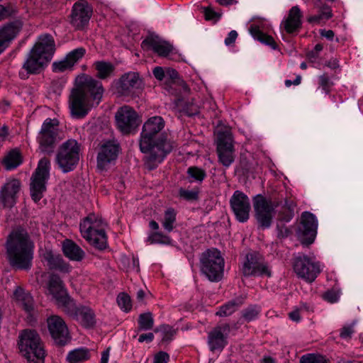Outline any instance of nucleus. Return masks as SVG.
Here are the masks:
<instances>
[{"label":"nucleus","instance_id":"obj_50","mask_svg":"<svg viewBox=\"0 0 363 363\" xmlns=\"http://www.w3.org/2000/svg\"><path fill=\"white\" fill-rule=\"evenodd\" d=\"M355 325V321L350 325H344L340 333V336L342 339H349L352 337V334L354 333V327Z\"/></svg>","mask_w":363,"mask_h":363},{"label":"nucleus","instance_id":"obj_21","mask_svg":"<svg viewBox=\"0 0 363 363\" xmlns=\"http://www.w3.org/2000/svg\"><path fill=\"white\" fill-rule=\"evenodd\" d=\"M49 332L55 344L65 345L70 340L68 328L65 321L57 315H52L48 319Z\"/></svg>","mask_w":363,"mask_h":363},{"label":"nucleus","instance_id":"obj_60","mask_svg":"<svg viewBox=\"0 0 363 363\" xmlns=\"http://www.w3.org/2000/svg\"><path fill=\"white\" fill-rule=\"evenodd\" d=\"M154 339V335L152 333H144L140 335L138 341L140 342H151Z\"/></svg>","mask_w":363,"mask_h":363},{"label":"nucleus","instance_id":"obj_22","mask_svg":"<svg viewBox=\"0 0 363 363\" xmlns=\"http://www.w3.org/2000/svg\"><path fill=\"white\" fill-rule=\"evenodd\" d=\"M120 150L119 143L116 140H107L100 146L97 155V167L103 170L114 162Z\"/></svg>","mask_w":363,"mask_h":363},{"label":"nucleus","instance_id":"obj_46","mask_svg":"<svg viewBox=\"0 0 363 363\" xmlns=\"http://www.w3.org/2000/svg\"><path fill=\"white\" fill-rule=\"evenodd\" d=\"M52 71L55 72H63L72 68L71 63L66 57L60 61H55L52 65Z\"/></svg>","mask_w":363,"mask_h":363},{"label":"nucleus","instance_id":"obj_2","mask_svg":"<svg viewBox=\"0 0 363 363\" xmlns=\"http://www.w3.org/2000/svg\"><path fill=\"white\" fill-rule=\"evenodd\" d=\"M104 87L99 80L82 74L74 82L69 96L68 104L72 117H85L94 105H98L104 94Z\"/></svg>","mask_w":363,"mask_h":363},{"label":"nucleus","instance_id":"obj_40","mask_svg":"<svg viewBox=\"0 0 363 363\" xmlns=\"http://www.w3.org/2000/svg\"><path fill=\"white\" fill-rule=\"evenodd\" d=\"M147 242H149L150 244H172L171 238L169 236L160 232L151 233L147 238Z\"/></svg>","mask_w":363,"mask_h":363},{"label":"nucleus","instance_id":"obj_7","mask_svg":"<svg viewBox=\"0 0 363 363\" xmlns=\"http://www.w3.org/2000/svg\"><path fill=\"white\" fill-rule=\"evenodd\" d=\"M82 155V145L74 139H69L58 148L55 161L63 173L73 171Z\"/></svg>","mask_w":363,"mask_h":363},{"label":"nucleus","instance_id":"obj_63","mask_svg":"<svg viewBox=\"0 0 363 363\" xmlns=\"http://www.w3.org/2000/svg\"><path fill=\"white\" fill-rule=\"evenodd\" d=\"M301 77L300 75L296 76V79L294 81H291L290 79H286L284 82L285 86L286 87H289L291 85H298L301 83Z\"/></svg>","mask_w":363,"mask_h":363},{"label":"nucleus","instance_id":"obj_55","mask_svg":"<svg viewBox=\"0 0 363 363\" xmlns=\"http://www.w3.org/2000/svg\"><path fill=\"white\" fill-rule=\"evenodd\" d=\"M339 297L338 293L335 291H328L323 295L324 299L332 303L337 302Z\"/></svg>","mask_w":363,"mask_h":363},{"label":"nucleus","instance_id":"obj_58","mask_svg":"<svg viewBox=\"0 0 363 363\" xmlns=\"http://www.w3.org/2000/svg\"><path fill=\"white\" fill-rule=\"evenodd\" d=\"M303 307L305 308L304 305L301 306L300 308H296L289 313L290 318L294 321H299L301 320L300 311L302 310Z\"/></svg>","mask_w":363,"mask_h":363},{"label":"nucleus","instance_id":"obj_30","mask_svg":"<svg viewBox=\"0 0 363 363\" xmlns=\"http://www.w3.org/2000/svg\"><path fill=\"white\" fill-rule=\"evenodd\" d=\"M314 4L315 7L318 9V13L308 16V23L320 24L322 22H325L333 17V13L330 7L327 5L323 0H314Z\"/></svg>","mask_w":363,"mask_h":363},{"label":"nucleus","instance_id":"obj_38","mask_svg":"<svg viewBox=\"0 0 363 363\" xmlns=\"http://www.w3.org/2000/svg\"><path fill=\"white\" fill-rule=\"evenodd\" d=\"M4 163L8 170L17 167L21 163L20 153L16 150L11 151L4 158Z\"/></svg>","mask_w":363,"mask_h":363},{"label":"nucleus","instance_id":"obj_31","mask_svg":"<svg viewBox=\"0 0 363 363\" xmlns=\"http://www.w3.org/2000/svg\"><path fill=\"white\" fill-rule=\"evenodd\" d=\"M22 27L23 23L20 20L5 24L0 28V39L8 45L16 37Z\"/></svg>","mask_w":363,"mask_h":363},{"label":"nucleus","instance_id":"obj_16","mask_svg":"<svg viewBox=\"0 0 363 363\" xmlns=\"http://www.w3.org/2000/svg\"><path fill=\"white\" fill-rule=\"evenodd\" d=\"M317 228L318 220L315 215L310 212H303L297 230V236L302 245H309L314 242Z\"/></svg>","mask_w":363,"mask_h":363},{"label":"nucleus","instance_id":"obj_8","mask_svg":"<svg viewBox=\"0 0 363 363\" xmlns=\"http://www.w3.org/2000/svg\"><path fill=\"white\" fill-rule=\"evenodd\" d=\"M224 266V259L216 248L206 250L200 257L201 271L211 281H219L222 279Z\"/></svg>","mask_w":363,"mask_h":363},{"label":"nucleus","instance_id":"obj_26","mask_svg":"<svg viewBox=\"0 0 363 363\" xmlns=\"http://www.w3.org/2000/svg\"><path fill=\"white\" fill-rule=\"evenodd\" d=\"M21 188L20 181L13 179L7 181L0 191V198L4 206L11 208L16 201V195Z\"/></svg>","mask_w":363,"mask_h":363},{"label":"nucleus","instance_id":"obj_62","mask_svg":"<svg viewBox=\"0 0 363 363\" xmlns=\"http://www.w3.org/2000/svg\"><path fill=\"white\" fill-rule=\"evenodd\" d=\"M320 34L322 37H324L329 40H333L335 36V33L332 30H320Z\"/></svg>","mask_w":363,"mask_h":363},{"label":"nucleus","instance_id":"obj_27","mask_svg":"<svg viewBox=\"0 0 363 363\" xmlns=\"http://www.w3.org/2000/svg\"><path fill=\"white\" fill-rule=\"evenodd\" d=\"M43 259L46 262L48 267L51 270H57L61 273H69L72 267L62 257L52 250H46L43 255Z\"/></svg>","mask_w":363,"mask_h":363},{"label":"nucleus","instance_id":"obj_36","mask_svg":"<svg viewBox=\"0 0 363 363\" xmlns=\"http://www.w3.org/2000/svg\"><path fill=\"white\" fill-rule=\"evenodd\" d=\"M89 358V352L86 348H78L69 352L67 360L69 363H81Z\"/></svg>","mask_w":363,"mask_h":363},{"label":"nucleus","instance_id":"obj_56","mask_svg":"<svg viewBox=\"0 0 363 363\" xmlns=\"http://www.w3.org/2000/svg\"><path fill=\"white\" fill-rule=\"evenodd\" d=\"M238 38V33L235 30H231L227 38L225 39V44L228 46L233 44Z\"/></svg>","mask_w":363,"mask_h":363},{"label":"nucleus","instance_id":"obj_35","mask_svg":"<svg viewBox=\"0 0 363 363\" xmlns=\"http://www.w3.org/2000/svg\"><path fill=\"white\" fill-rule=\"evenodd\" d=\"M250 31L254 38L259 40L262 43L269 45L273 49L276 48L277 44L274 38L272 36L262 33L258 26H252L250 28Z\"/></svg>","mask_w":363,"mask_h":363},{"label":"nucleus","instance_id":"obj_33","mask_svg":"<svg viewBox=\"0 0 363 363\" xmlns=\"http://www.w3.org/2000/svg\"><path fill=\"white\" fill-rule=\"evenodd\" d=\"M14 298L18 304L26 312L30 313L33 309V297L21 288L17 287L13 293Z\"/></svg>","mask_w":363,"mask_h":363},{"label":"nucleus","instance_id":"obj_4","mask_svg":"<svg viewBox=\"0 0 363 363\" xmlns=\"http://www.w3.org/2000/svg\"><path fill=\"white\" fill-rule=\"evenodd\" d=\"M55 52V43L53 38L48 34L40 35L33 48L28 54L23 64V71L19 72L21 79L28 78V74L40 73L52 60Z\"/></svg>","mask_w":363,"mask_h":363},{"label":"nucleus","instance_id":"obj_48","mask_svg":"<svg viewBox=\"0 0 363 363\" xmlns=\"http://www.w3.org/2000/svg\"><path fill=\"white\" fill-rule=\"evenodd\" d=\"M300 363H327V362L321 355L307 354L301 357Z\"/></svg>","mask_w":363,"mask_h":363},{"label":"nucleus","instance_id":"obj_57","mask_svg":"<svg viewBox=\"0 0 363 363\" xmlns=\"http://www.w3.org/2000/svg\"><path fill=\"white\" fill-rule=\"evenodd\" d=\"M11 15L9 8L0 5V21L9 18Z\"/></svg>","mask_w":363,"mask_h":363},{"label":"nucleus","instance_id":"obj_6","mask_svg":"<svg viewBox=\"0 0 363 363\" xmlns=\"http://www.w3.org/2000/svg\"><path fill=\"white\" fill-rule=\"evenodd\" d=\"M19 349L29 363H44L45 352L38 334L25 330L19 336Z\"/></svg>","mask_w":363,"mask_h":363},{"label":"nucleus","instance_id":"obj_64","mask_svg":"<svg viewBox=\"0 0 363 363\" xmlns=\"http://www.w3.org/2000/svg\"><path fill=\"white\" fill-rule=\"evenodd\" d=\"M110 349L108 348L101 354V363H108L109 358Z\"/></svg>","mask_w":363,"mask_h":363},{"label":"nucleus","instance_id":"obj_18","mask_svg":"<svg viewBox=\"0 0 363 363\" xmlns=\"http://www.w3.org/2000/svg\"><path fill=\"white\" fill-rule=\"evenodd\" d=\"M91 6L85 0L74 4L70 15V23L77 30L83 29L89 22L92 16Z\"/></svg>","mask_w":363,"mask_h":363},{"label":"nucleus","instance_id":"obj_47","mask_svg":"<svg viewBox=\"0 0 363 363\" xmlns=\"http://www.w3.org/2000/svg\"><path fill=\"white\" fill-rule=\"evenodd\" d=\"M199 189L187 190L181 188L179 191V196L186 201H196L199 199Z\"/></svg>","mask_w":363,"mask_h":363},{"label":"nucleus","instance_id":"obj_53","mask_svg":"<svg viewBox=\"0 0 363 363\" xmlns=\"http://www.w3.org/2000/svg\"><path fill=\"white\" fill-rule=\"evenodd\" d=\"M296 204L294 201H286L285 202V208L288 210V214L284 218L286 221L290 220L294 216V210H295Z\"/></svg>","mask_w":363,"mask_h":363},{"label":"nucleus","instance_id":"obj_11","mask_svg":"<svg viewBox=\"0 0 363 363\" xmlns=\"http://www.w3.org/2000/svg\"><path fill=\"white\" fill-rule=\"evenodd\" d=\"M253 206L259 226L262 229L269 228L275 216L277 203L257 194L253 198Z\"/></svg>","mask_w":363,"mask_h":363},{"label":"nucleus","instance_id":"obj_14","mask_svg":"<svg viewBox=\"0 0 363 363\" xmlns=\"http://www.w3.org/2000/svg\"><path fill=\"white\" fill-rule=\"evenodd\" d=\"M116 88L118 93L122 96H135L142 91L143 81L138 72H129L119 78Z\"/></svg>","mask_w":363,"mask_h":363},{"label":"nucleus","instance_id":"obj_28","mask_svg":"<svg viewBox=\"0 0 363 363\" xmlns=\"http://www.w3.org/2000/svg\"><path fill=\"white\" fill-rule=\"evenodd\" d=\"M302 13L298 6L291 7L287 17L281 23V26L288 33H293L301 26Z\"/></svg>","mask_w":363,"mask_h":363},{"label":"nucleus","instance_id":"obj_9","mask_svg":"<svg viewBox=\"0 0 363 363\" xmlns=\"http://www.w3.org/2000/svg\"><path fill=\"white\" fill-rule=\"evenodd\" d=\"M50 162L42 158L30 179V196L35 202L39 201L46 191V183L50 177Z\"/></svg>","mask_w":363,"mask_h":363},{"label":"nucleus","instance_id":"obj_49","mask_svg":"<svg viewBox=\"0 0 363 363\" xmlns=\"http://www.w3.org/2000/svg\"><path fill=\"white\" fill-rule=\"evenodd\" d=\"M183 111L189 116H195L199 113V106L192 100L185 104Z\"/></svg>","mask_w":363,"mask_h":363},{"label":"nucleus","instance_id":"obj_41","mask_svg":"<svg viewBox=\"0 0 363 363\" xmlns=\"http://www.w3.org/2000/svg\"><path fill=\"white\" fill-rule=\"evenodd\" d=\"M139 329L141 330H149L153 328L154 319L151 313H141L138 318Z\"/></svg>","mask_w":363,"mask_h":363},{"label":"nucleus","instance_id":"obj_59","mask_svg":"<svg viewBox=\"0 0 363 363\" xmlns=\"http://www.w3.org/2000/svg\"><path fill=\"white\" fill-rule=\"evenodd\" d=\"M152 72L155 77L160 81H162L164 77V72L161 67H155Z\"/></svg>","mask_w":363,"mask_h":363},{"label":"nucleus","instance_id":"obj_54","mask_svg":"<svg viewBox=\"0 0 363 363\" xmlns=\"http://www.w3.org/2000/svg\"><path fill=\"white\" fill-rule=\"evenodd\" d=\"M169 361V355L165 352H159L154 357L153 363H168Z\"/></svg>","mask_w":363,"mask_h":363},{"label":"nucleus","instance_id":"obj_1","mask_svg":"<svg viewBox=\"0 0 363 363\" xmlns=\"http://www.w3.org/2000/svg\"><path fill=\"white\" fill-rule=\"evenodd\" d=\"M164 124L163 118L157 116L150 118L143 124L140 149L147 154L145 165L149 169H155L173 149V143L167 138V135L160 133Z\"/></svg>","mask_w":363,"mask_h":363},{"label":"nucleus","instance_id":"obj_39","mask_svg":"<svg viewBox=\"0 0 363 363\" xmlns=\"http://www.w3.org/2000/svg\"><path fill=\"white\" fill-rule=\"evenodd\" d=\"M187 174L190 182L201 183L206 177V172L197 167H189Z\"/></svg>","mask_w":363,"mask_h":363},{"label":"nucleus","instance_id":"obj_23","mask_svg":"<svg viewBox=\"0 0 363 363\" xmlns=\"http://www.w3.org/2000/svg\"><path fill=\"white\" fill-rule=\"evenodd\" d=\"M230 331L229 324L224 323L216 326L208 333V344L211 351H220L225 347Z\"/></svg>","mask_w":363,"mask_h":363},{"label":"nucleus","instance_id":"obj_61","mask_svg":"<svg viewBox=\"0 0 363 363\" xmlns=\"http://www.w3.org/2000/svg\"><path fill=\"white\" fill-rule=\"evenodd\" d=\"M325 66L333 70H335L340 67L339 61L336 58L330 59L325 63Z\"/></svg>","mask_w":363,"mask_h":363},{"label":"nucleus","instance_id":"obj_17","mask_svg":"<svg viewBox=\"0 0 363 363\" xmlns=\"http://www.w3.org/2000/svg\"><path fill=\"white\" fill-rule=\"evenodd\" d=\"M59 121L55 118H46L38 136L40 147L43 152L52 151L57 135Z\"/></svg>","mask_w":363,"mask_h":363},{"label":"nucleus","instance_id":"obj_52","mask_svg":"<svg viewBox=\"0 0 363 363\" xmlns=\"http://www.w3.org/2000/svg\"><path fill=\"white\" fill-rule=\"evenodd\" d=\"M202 9L205 16V18L207 21L218 20L220 17V14L214 11L211 7H203Z\"/></svg>","mask_w":363,"mask_h":363},{"label":"nucleus","instance_id":"obj_24","mask_svg":"<svg viewBox=\"0 0 363 363\" xmlns=\"http://www.w3.org/2000/svg\"><path fill=\"white\" fill-rule=\"evenodd\" d=\"M143 49L152 50L160 57L168 56L173 50V46L169 42L157 35H150L141 44Z\"/></svg>","mask_w":363,"mask_h":363},{"label":"nucleus","instance_id":"obj_15","mask_svg":"<svg viewBox=\"0 0 363 363\" xmlns=\"http://www.w3.org/2000/svg\"><path fill=\"white\" fill-rule=\"evenodd\" d=\"M115 117L117 128L123 134L135 132L140 123L138 113L128 106L121 107L116 113Z\"/></svg>","mask_w":363,"mask_h":363},{"label":"nucleus","instance_id":"obj_19","mask_svg":"<svg viewBox=\"0 0 363 363\" xmlns=\"http://www.w3.org/2000/svg\"><path fill=\"white\" fill-rule=\"evenodd\" d=\"M230 208L236 219L240 223H245L250 218L251 209L248 196L242 191L236 190L230 199Z\"/></svg>","mask_w":363,"mask_h":363},{"label":"nucleus","instance_id":"obj_32","mask_svg":"<svg viewBox=\"0 0 363 363\" xmlns=\"http://www.w3.org/2000/svg\"><path fill=\"white\" fill-rule=\"evenodd\" d=\"M244 296H238L221 306L216 315L220 317L229 316L235 312L244 303Z\"/></svg>","mask_w":363,"mask_h":363},{"label":"nucleus","instance_id":"obj_10","mask_svg":"<svg viewBox=\"0 0 363 363\" xmlns=\"http://www.w3.org/2000/svg\"><path fill=\"white\" fill-rule=\"evenodd\" d=\"M216 152L218 162L225 167H229L235 161V150L234 140L230 130L218 133Z\"/></svg>","mask_w":363,"mask_h":363},{"label":"nucleus","instance_id":"obj_34","mask_svg":"<svg viewBox=\"0 0 363 363\" xmlns=\"http://www.w3.org/2000/svg\"><path fill=\"white\" fill-rule=\"evenodd\" d=\"M96 77L101 79L109 77L114 71L115 67L108 62L97 61L94 63Z\"/></svg>","mask_w":363,"mask_h":363},{"label":"nucleus","instance_id":"obj_13","mask_svg":"<svg viewBox=\"0 0 363 363\" xmlns=\"http://www.w3.org/2000/svg\"><path fill=\"white\" fill-rule=\"evenodd\" d=\"M242 274L246 277L272 276L271 269L264 258L259 253H249L242 265Z\"/></svg>","mask_w":363,"mask_h":363},{"label":"nucleus","instance_id":"obj_37","mask_svg":"<svg viewBox=\"0 0 363 363\" xmlns=\"http://www.w3.org/2000/svg\"><path fill=\"white\" fill-rule=\"evenodd\" d=\"M176 216L177 213L175 211L170 208H168L164 212V218L162 220V224L163 228L167 232H172L174 228V224L176 223Z\"/></svg>","mask_w":363,"mask_h":363},{"label":"nucleus","instance_id":"obj_3","mask_svg":"<svg viewBox=\"0 0 363 363\" xmlns=\"http://www.w3.org/2000/svg\"><path fill=\"white\" fill-rule=\"evenodd\" d=\"M6 248L11 267L25 270L31 267L34 244L25 230H13L7 238Z\"/></svg>","mask_w":363,"mask_h":363},{"label":"nucleus","instance_id":"obj_25","mask_svg":"<svg viewBox=\"0 0 363 363\" xmlns=\"http://www.w3.org/2000/svg\"><path fill=\"white\" fill-rule=\"evenodd\" d=\"M64 311L70 316L79 320L86 328L92 327L95 323L94 314L92 310L85 306H76L72 301V306H68Z\"/></svg>","mask_w":363,"mask_h":363},{"label":"nucleus","instance_id":"obj_29","mask_svg":"<svg viewBox=\"0 0 363 363\" xmlns=\"http://www.w3.org/2000/svg\"><path fill=\"white\" fill-rule=\"evenodd\" d=\"M62 250L64 255L71 261L80 262L85 257L84 251L69 239H66L62 242Z\"/></svg>","mask_w":363,"mask_h":363},{"label":"nucleus","instance_id":"obj_44","mask_svg":"<svg viewBox=\"0 0 363 363\" xmlns=\"http://www.w3.org/2000/svg\"><path fill=\"white\" fill-rule=\"evenodd\" d=\"M86 50L81 47L70 51L65 57L73 67L74 65L84 56Z\"/></svg>","mask_w":363,"mask_h":363},{"label":"nucleus","instance_id":"obj_45","mask_svg":"<svg viewBox=\"0 0 363 363\" xmlns=\"http://www.w3.org/2000/svg\"><path fill=\"white\" fill-rule=\"evenodd\" d=\"M318 84L326 94L330 92V89L334 85V82L327 73H323L318 77Z\"/></svg>","mask_w":363,"mask_h":363},{"label":"nucleus","instance_id":"obj_12","mask_svg":"<svg viewBox=\"0 0 363 363\" xmlns=\"http://www.w3.org/2000/svg\"><path fill=\"white\" fill-rule=\"evenodd\" d=\"M293 267L296 275L308 282L315 281L321 269L315 257L298 254L294 259Z\"/></svg>","mask_w":363,"mask_h":363},{"label":"nucleus","instance_id":"obj_20","mask_svg":"<svg viewBox=\"0 0 363 363\" xmlns=\"http://www.w3.org/2000/svg\"><path fill=\"white\" fill-rule=\"evenodd\" d=\"M48 284V291L57 304L63 306L64 309L68 306H72L73 300L68 296L65 284L58 275L52 274Z\"/></svg>","mask_w":363,"mask_h":363},{"label":"nucleus","instance_id":"obj_43","mask_svg":"<svg viewBox=\"0 0 363 363\" xmlns=\"http://www.w3.org/2000/svg\"><path fill=\"white\" fill-rule=\"evenodd\" d=\"M117 303L124 312H129L132 308L131 299L126 293H120L117 296Z\"/></svg>","mask_w":363,"mask_h":363},{"label":"nucleus","instance_id":"obj_42","mask_svg":"<svg viewBox=\"0 0 363 363\" xmlns=\"http://www.w3.org/2000/svg\"><path fill=\"white\" fill-rule=\"evenodd\" d=\"M261 308L257 305L250 306L242 311V316L247 322L258 318Z\"/></svg>","mask_w":363,"mask_h":363},{"label":"nucleus","instance_id":"obj_5","mask_svg":"<svg viewBox=\"0 0 363 363\" xmlns=\"http://www.w3.org/2000/svg\"><path fill=\"white\" fill-rule=\"evenodd\" d=\"M106 223L95 215H88L80 223L79 228L82 236L91 245L99 250L107 247V236L105 233Z\"/></svg>","mask_w":363,"mask_h":363},{"label":"nucleus","instance_id":"obj_51","mask_svg":"<svg viewBox=\"0 0 363 363\" xmlns=\"http://www.w3.org/2000/svg\"><path fill=\"white\" fill-rule=\"evenodd\" d=\"M160 330L162 332V340L164 341L170 340L175 334L174 328L167 325L161 326Z\"/></svg>","mask_w":363,"mask_h":363}]
</instances>
